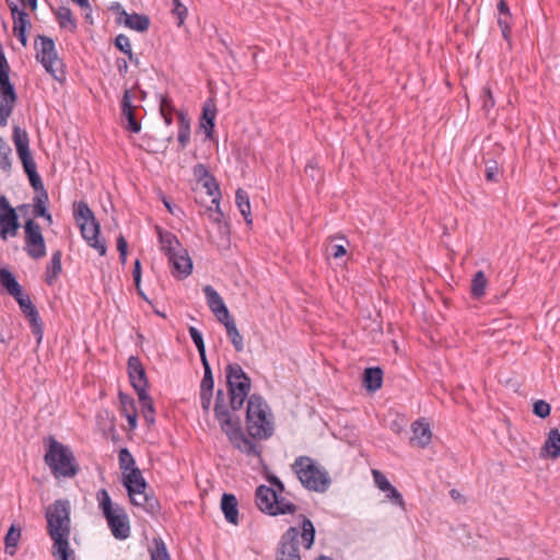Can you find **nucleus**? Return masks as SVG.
Instances as JSON below:
<instances>
[{
    "label": "nucleus",
    "instance_id": "obj_1",
    "mask_svg": "<svg viewBox=\"0 0 560 560\" xmlns=\"http://www.w3.org/2000/svg\"><path fill=\"white\" fill-rule=\"evenodd\" d=\"M213 411L221 430L225 433L231 444L246 456L261 459L262 446L245 435L242 429L241 418L230 411L228 405L224 402V393L222 389L217 392Z\"/></svg>",
    "mask_w": 560,
    "mask_h": 560
},
{
    "label": "nucleus",
    "instance_id": "obj_2",
    "mask_svg": "<svg viewBox=\"0 0 560 560\" xmlns=\"http://www.w3.org/2000/svg\"><path fill=\"white\" fill-rule=\"evenodd\" d=\"M47 532L52 539V556L56 560H70L73 550L69 545L70 503L68 500H56L46 510Z\"/></svg>",
    "mask_w": 560,
    "mask_h": 560
},
{
    "label": "nucleus",
    "instance_id": "obj_3",
    "mask_svg": "<svg viewBox=\"0 0 560 560\" xmlns=\"http://www.w3.org/2000/svg\"><path fill=\"white\" fill-rule=\"evenodd\" d=\"M268 409L267 402L260 395L253 394L248 397L246 431L252 439L267 440L273 434V423Z\"/></svg>",
    "mask_w": 560,
    "mask_h": 560
},
{
    "label": "nucleus",
    "instance_id": "obj_4",
    "mask_svg": "<svg viewBox=\"0 0 560 560\" xmlns=\"http://www.w3.org/2000/svg\"><path fill=\"white\" fill-rule=\"evenodd\" d=\"M124 487L127 489L131 504L140 506L143 511L152 516H156L161 512V504L153 493H147V481L138 467L131 468L122 472Z\"/></svg>",
    "mask_w": 560,
    "mask_h": 560
},
{
    "label": "nucleus",
    "instance_id": "obj_5",
    "mask_svg": "<svg viewBox=\"0 0 560 560\" xmlns=\"http://www.w3.org/2000/svg\"><path fill=\"white\" fill-rule=\"evenodd\" d=\"M48 447L44 456L46 465L55 477L71 478L79 472V465L71 450L54 436L47 440Z\"/></svg>",
    "mask_w": 560,
    "mask_h": 560
},
{
    "label": "nucleus",
    "instance_id": "obj_6",
    "mask_svg": "<svg viewBox=\"0 0 560 560\" xmlns=\"http://www.w3.org/2000/svg\"><path fill=\"white\" fill-rule=\"evenodd\" d=\"M96 500L113 536L120 540L127 539L130 536V524L125 509L114 504L104 488L96 492Z\"/></svg>",
    "mask_w": 560,
    "mask_h": 560
},
{
    "label": "nucleus",
    "instance_id": "obj_7",
    "mask_svg": "<svg viewBox=\"0 0 560 560\" xmlns=\"http://www.w3.org/2000/svg\"><path fill=\"white\" fill-rule=\"evenodd\" d=\"M73 217L80 228L82 237L89 246L98 252L101 256L106 254L107 247L104 238L100 237L101 229L93 211L85 201H78L73 205Z\"/></svg>",
    "mask_w": 560,
    "mask_h": 560
},
{
    "label": "nucleus",
    "instance_id": "obj_8",
    "mask_svg": "<svg viewBox=\"0 0 560 560\" xmlns=\"http://www.w3.org/2000/svg\"><path fill=\"white\" fill-rule=\"evenodd\" d=\"M292 469L304 488L323 493L330 486L328 472L317 466L308 456H299L292 464Z\"/></svg>",
    "mask_w": 560,
    "mask_h": 560
},
{
    "label": "nucleus",
    "instance_id": "obj_9",
    "mask_svg": "<svg viewBox=\"0 0 560 560\" xmlns=\"http://www.w3.org/2000/svg\"><path fill=\"white\" fill-rule=\"evenodd\" d=\"M230 407L232 411L240 410L249 397L252 381L238 363H230L225 368Z\"/></svg>",
    "mask_w": 560,
    "mask_h": 560
},
{
    "label": "nucleus",
    "instance_id": "obj_10",
    "mask_svg": "<svg viewBox=\"0 0 560 560\" xmlns=\"http://www.w3.org/2000/svg\"><path fill=\"white\" fill-rule=\"evenodd\" d=\"M255 502L259 511L270 516L294 514L298 511L296 504L279 497L278 491L265 485L256 488Z\"/></svg>",
    "mask_w": 560,
    "mask_h": 560
},
{
    "label": "nucleus",
    "instance_id": "obj_11",
    "mask_svg": "<svg viewBox=\"0 0 560 560\" xmlns=\"http://www.w3.org/2000/svg\"><path fill=\"white\" fill-rule=\"evenodd\" d=\"M34 46L37 61L55 80L62 81L65 79L63 62L58 58L54 39L45 35H38L35 38Z\"/></svg>",
    "mask_w": 560,
    "mask_h": 560
},
{
    "label": "nucleus",
    "instance_id": "obj_12",
    "mask_svg": "<svg viewBox=\"0 0 560 560\" xmlns=\"http://www.w3.org/2000/svg\"><path fill=\"white\" fill-rule=\"evenodd\" d=\"M13 141L23 170L28 177L33 189H43L44 183L37 173V166L30 150V138L26 130L15 126L13 128Z\"/></svg>",
    "mask_w": 560,
    "mask_h": 560
},
{
    "label": "nucleus",
    "instance_id": "obj_13",
    "mask_svg": "<svg viewBox=\"0 0 560 560\" xmlns=\"http://www.w3.org/2000/svg\"><path fill=\"white\" fill-rule=\"evenodd\" d=\"M24 250L35 260L46 256V244L40 225L34 219L24 223Z\"/></svg>",
    "mask_w": 560,
    "mask_h": 560
},
{
    "label": "nucleus",
    "instance_id": "obj_14",
    "mask_svg": "<svg viewBox=\"0 0 560 560\" xmlns=\"http://www.w3.org/2000/svg\"><path fill=\"white\" fill-rule=\"evenodd\" d=\"M299 529L294 526L289 527L281 536L276 560H302L299 550Z\"/></svg>",
    "mask_w": 560,
    "mask_h": 560
},
{
    "label": "nucleus",
    "instance_id": "obj_15",
    "mask_svg": "<svg viewBox=\"0 0 560 560\" xmlns=\"http://www.w3.org/2000/svg\"><path fill=\"white\" fill-rule=\"evenodd\" d=\"M15 301L18 302L23 315L27 318L31 330L39 343L44 335V324L36 306L32 303L30 295L24 293H21L20 296L15 298Z\"/></svg>",
    "mask_w": 560,
    "mask_h": 560
},
{
    "label": "nucleus",
    "instance_id": "obj_16",
    "mask_svg": "<svg viewBox=\"0 0 560 560\" xmlns=\"http://www.w3.org/2000/svg\"><path fill=\"white\" fill-rule=\"evenodd\" d=\"M127 369L130 384L136 390L138 399H144L149 382L143 364L138 357L131 355L128 359Z\"/></svg>",
    "mask_w": 560,
    "mask_h": 560
},
{
    "label": "nucleus",
    "instance_id": "obj_17",
    "mask_svg": "<svg viewBox=\"0 0 560 560\" xmlns=\"http://www.w3.org/2000/svg\"><path fill=\"white\" fill-rule=\"evenodd\" d=\"M201 364L203 368V377L200 382V405L205 412H209L212 402L214 380L209 361L203 360Z\"/></svg>",
    "mask_w": 560,
    "mask_h": 560
},
{
    "label": "nucleus",
    "instance_id": "obj_18",
    "mask_svg": "<svg viewBox=\"0 0 560 560\" xmlns=\"http://www.w3.org/2000/svg\"><path fill=\"white\" fill-rule=\"evenodd\" d=\"M135 110L136 106L131 103V91L125 90L120 101V115L126 120L124 128L132 133H139L141 131V122L136 118Z\"/></svg>",
    "mask_w": 560,
    "mask_h": 560
},
{
    "label": "nucleus",
    "instance_id": "obj_19",
    "mask_svg": "<svg viewBox=\"0 0 560 560\" xmlns=\"http://www.w3.org/2000/svg\"><path fill=\"white\" fill-rule=\"evenodd\" d=\"M172 267L171 273L176 278H186L191 273L192 262L185 248H180L174 254L167 256Z\"/></svg>",
    "mask_w": 560,
    "mask_h": 560
},
{
    "label": "nucleus",
    "instance_id": "obj_20",
    "mask_svg": "<svg viewBox=\"0 0 560 560\" xmlns=\"http://www.w3.org/2000/svg\"><path fill=\"white\" fill-rule=\"evenodd\" d=\"M217 104L214 98H208L202 105V113L199 119V127L205 131L206 138L212 140L214 137Z\"/></svg>",
    "mask_w": 560,
    "mask_h": 560
},
{
    "label": "nucleus",
    "instance_id": "obj_21",
    "mask_svg": "<svg viewBox=\"0 0 560 560\" xmlns=\"http://www.w3.org/2000/svg\"><path fill=\"white\" fill-rule=\"evenodd\" d=\"M13 34L18 37L23 47L27 45V27L31 26L28 14L19 8L12 7Z\"/></svg>",
    "mask_w": 560,
    "mask_h": 560
},
{
    "label": "nucleus",
    "instance_id": "obj_22",
    "mask_svg": "<svg viewBox=\"0 0 560 560\" xmlns=\"http://www.w3.org/2000/svg\"><path fill=\"white\" fill-rule=\"evenodd\" d=\"M432 432L428 422L423 420H417L412 424V436L410 438V444L418 447L424 448L431 442Z\"/></svg>",
    "mask_w": 560,
    "mask_h": 560
},
{
    "label": "nucleus",
    "instance_id": "obj_23",
    "mask_svg": "<svg viewBox=\"0 0 560 560\" xmlns=\"http://www.w3.org/2000/svg\"><path fill=\"white\" fill-rule=\"evenodd\" d=\"M20 226L18 213H0V240L16 236Z\"/></svg>",
    "mask_w": 560,
    "mask_h": 560
},
{
    "label": "nucleus",
    "instance_id": "obj_24",
    "mask_svg": "<svg viewBox=\"0 0 560 560\" xmlns=\"http://www.w3.org/2000/svg\"><path fill=\"white\" fill-rule=\"evenodd\" d=\"M117 9H120V14L124 16V24L126 27L137 31V32H145L150 27V19L145 14L138 13H127L119 3H117Z\"/></svg>",
    "mask_w": 560,
    "mask_h": 560
},
{
    "label": "nucleus",
    "instance_id": "obj_25",
    "mask_svg": "<svg viewBox=\"0 0 560 560\" xmlns=\"http://www.w3.org/2000/svg\"><path fill=\"white\" fill-rule=\"evenodd\" d=\"M221 510L225 520L233 525L238 524V502L234 494L223 493L221 498Z\"/></svg>",
    "mask_w": 560,
    "mask_h": 560
},
{
    "label": "nucleus",
    "instance_id": "obj_26",
    "mask_svg": "<svg viewBox=\"0 0 560 560\" xmlns=\"http://www.w3.org/2000/svg\"><path fill=\"white\" fill-rule=\"evenodd\" d=\"M62 252L57 249L52 253L50 261L46 266L45 281L48 285H52L62 272Z\"/></svg>",
    "mask_w": 560,
    "mask_h": 560
},
{
    "label": "nucleus",
    "instance_id": "obj_27",
    "mask_svg": "<svg viewBox=\"0 0 560 560\" xmlns=\"http://www.w3.org/2000/svg\"><path fill=\"white\" fill-rule=\"evenodd\" d=\"M96 422L98 428L103 431L104 435H112L115 441L117 438L116 419L113 412L102 410L96 415Z\"/></svg>",
    "mask_w": 560,
    "mask_h": 560
},
{
    "label": "nucleus",
    "instance_id": "obj_28",
    "mask_svg": "<svg viewBox=\"0 0 560 560\" xmlns=\"http://www.w3.org/2000/svg\"><path fill=\"white\" fill-rule=\"evenodd\" d=\"M383 370L378 366L366 368L363 373V386L369 392H375L382 387Z\"/></svg>",
    "mask_w": 560,
    "mask_h": 560
},
{
    "label": "nucleus",
    "instance_id": "obj_29",
    "mask_svg": "<svg viewBox=\"0 0 560 560\" xmlns=\"http://www.w3.org/2000/svg\"><path fill=\"white\" fill-rule=\"evenodd\" d=\"M158 234L161 249L165 253L166 256L174 254L183 247L178 238L172 232L163 231L162 229L158 228Z\"/></svg>",
    "mask_w": 560,
    "mask_h": 560
},
{
    "label": "nucleus",
    "instance_id": "obj_30",
    "mask_svg": "<svg viewBox=\"0 0 560 560\" xmlns=\"http://www.w3.org/2000/svg\"><path fill=\"white\" fill-rule=\"evenodd\" d=\"M178 135L180 149H185L190 141V119L185 112H177Z\"/></svg>",
    "mask_w": 560,
    "mask_h": 560
},
{
    "label": "nucleus",
    "instance_id": "obj_31",
    "mask_svg": "<svg viewBox=\"0 0 560 560\" xmlns=\"http://www.w3.org/2000/svg\"><path fill=\"white\" fill-rule=\"evenodd\" d=\"M55 14L60 28L68 30L71 33H74L77 31V20L74 19L70 8L61 5L58 8Z\"/></svg>",
    "mask_w": 560,
    "mask_h": 560
},
{
    "label": "nucleus",
    "instance_id": "obj_32",
    "mask_svg": "<svg viewBox=\"0 0 560 560\" xmlns=\"http://www.w3.org/2000/svg\"><path fill=\"white\" fill-rule=\"evenodd\" d=\"M0 283L14 299L23 293L22 287L15 279L14 275L5 268L0 269Z\"/></svg>",
    "mask_w": 560,
    "mask_h": 560
},
{
    "label": "nucleus",
    "instance_id": "obj_33",
    "mask_svg": "<svg viewBox=\"0 0 560 560\" xmlns=\"http://www.w3.org/2000/svg\"><path fill=\"white\" fill-rule=\"evenodd\" d=\"M235 202L245 222L252 224L250 202L247 191L238 188L235 192Z\"/></svg>",
    "mask_w": 560,
    "mask_h": 560
},
{
    "label": "nucleus",
    "instance_id": "obj_34",
    "mask_svg": "<svg viewBox=\"0 0 560 560\" xmlns=\"http://www.w3.org/2000/svg\"><path fill=\"white\" fill-rule=\"evenodd\" d=\"M300 526H301L302 544L305 549H310L313 546L314 539H315L314 524L312 523V521L308 517L301 515Z\"/></svg>",
    "mask_w": 560,
    "mask_h": 560
},
{
    "label": "nucleus",
    "instance_id": "obj_35",
    "mask_svg": "<svg viewBox=\"0 0 560 560\" xmlns=\"http://www.w3.org/2000/svg\"><path fill=\"white\" fill-rule=\"evenodd\" d=\"M36 191L35 197L33 198V214L35 218H43L48 212L47 203H48V192L43 187V189H34Z\"/></svg>",
    "mask_w": 560,
    "mask_h": 560
},
{
    "label": "nucleus",
    "instance_id": "obj_36",
    "mask_svg": "<svg viewBox=\"0 0 560 560\" xmlns=\"http://www.w3.org/2000/svg\"><path fill=\"white\" fill-rule=\"evenodd\" d=\"M488 285V279L482 270L477 271L472 279L470 285V295L474 299H481L486 294V289Z\"/></svg>",
    "mask_w": 560,
    "mask_h": 560
},
{
    "label": "nucleus",
    "instance_id": "obj_37",
    "mask_svg": "<svg viewBox=\"0 0 560 560\" xmlns=\"http://www.w3.org/2000/svg\"><path fill=\"white\" fill-rule=\"evenodd\" d=\"M544 450L551 458L560 455V432L558 429H551L544 444Z\"/></svg>",
    "mask_w": 560,
    "mask_h": 560
},
{
    "label": "nucleus",
    "instance_id": "obj_38",
    "mask_svg": "<svg viewBox=\"0 0 560 560\" xmlns=\"http://www.w3.org/2000/svg\"><path fill=\"white\" fill-rule=\"evenodd\" d=\"M226 336L230 342L233 345L236 352L244 350V339L236 327L235 322L225 323Z\"/></svg>",
    "mask_w": 560,
    "mask_h": 560
},
{
    "label": "nucleus",
    "instance_id": "obj_39",
    "mask_svg": "<svg viewBox=\"0 0 560 560\" xmlns=\"http://www.w3.org/2000/svg\"><path fill=\"white\" fill-rule=\"evenodd\" d=\"M200 183L202 184V187L206 189L207 194L212 198V205L219 206L222 195L217 178L212 175Z\"/></svg>",
    "mask_w": 560,
    "mask_h": 560
},
{
    "label": "nucleus",
    "instance_id": "obj_40",
    "mask_svg": "<svg viewBox=\"0 0 560 560\" xmlns=\"http://www.w3.org/2000/svg\"><path fill=\"white\" fill-rule=\"evenodd\" d=\"M203 292L207 299V303L212 313H217L220 308L225 306V303L221 295L211 287L206 285Z\"/></svg>",
    "mask_w": 560,
    "mask_h": 560
},
{
    "label": "nucleus",
    "instance_id": "obj_41",
    "mask_svg": "<svg viewBox=\"0 0 560 560\" xmlns=\"http://www.w3.org/2000/svg\"><path fill=\"white\" fill-rule=\"evenodd\" d=\"M159 109L165 125L171 126L173 122V114H177L178 110L175 109L172 100L167 95H161Z\"/></svg>",
    "mask_w": 560,
    "mask_h": 560
},
{
    "label": "nucleus",
    "instance_id": "obj_42",
    "mask_svg": "<svg viewBox=\"0 0 560 560\" xmlns=\"http://www.w3.org/2000/svg\"><path fill=\"white\" fill-rule=\"evenodd\" d=\"M11 154L12 149L0 136V168L5 173H10L12 170Z\"/></svg>",
    "mask_w": 560,
    "mask_h": 560
},
{
    "label": "nucleus",
    "instance_id": "obj_43",
    "mask_svg": "<svg viewBox=\"0 0 560 560\" xmlns=\"http://www.w3.org/2000/svg\"><path fill=\"white\" fill-rule=\"evenodd\" d=\"M498 25L501 30L502 37L506 42L509 49L512 48V15H498Z\"/></svg>",
    "mask_w": 560,
    "mask_h": 560
},
{
    "label": "nucleus",
    "instance_id": "obj_44",
    "mask_svg": "<svg viewBox=\"0 0 560 560\" xmlns=\"http://www.w3.org/2000/svg\"><path fill=\"white\" fill-rule=\"evenodd\" d=\"M141 409H142V416L145 420V422L150 425L155 423V410L153 406L152 398L144 394V399H139Z\"/></svg>",
    "mask_w": 560,
    "mask_h": 560
},
{
    "label": "nucleus",
    "instance_id": "obj_45",
    "mask_svg": "<svg viewBox=\"0 0 560 560\" xmlns=\"http://www.w3.org/2000/svg\"><path fill=\"white\" fill-rule=\"evenodd\" d=\"M20 537L21 529L12 525L4 537L7 552L10 553L11 556L15 553V549L20 540Z\"/></svg>",
    "mask_w": 560,
    "mask_h": 560
},
{
    "label": "nucleus",
    "instance_id": "obj_46",
    "mask_svg": "<svg viewBox=\"0 0 560 560\" xmlns=\"http://www.w3.org/2000/svg\"><path fill=\"white\" fill-rule=\"evenodd\" d=\"M118 399L120 402L121 415L126 416V415H130L132 412H138L137 407H136V401L130 395L124 393L122 390H119Z\"/></svg>",
    "mask_w": 560,
    "mask_h": 560
},
{
    "label": "nucleus",
    "instance_id": "obj_47",
    "mask_svg": "<svg viewBox=\"0 0 560 560\" xmlns=\"http://www.w3.org/2000/svg\"><path fill=\"white\" fill-rule=\"evenodd\" d=\"M118 463L119 468L121 469L122 472H126L129 469L137 467L135 458L127 447L120 448L118 453Z\"/></svg>",
    "mask_w": 560,
    "mask_h": 560
},
{
    "label": "nucleus",
    "instance_id": "obj_48",
    "mask_svg": "<svg viewBox=\"0 0 560 560\" xmlns=\"http://www.w3.org/2000/svg\"><path fill=\"white\" fill-rule=\"evenodd\" d=\"M188 331H189L190 338L192 339V341L199 352L200 361L208 360L207 354H206V347H205L202 334L194 326L189 327Z\"/></svg>",
    "mask_w": 560,
    "mask_h": 560
},
{
    "label": "nucleus",
    "instance_id": "obj_49",
    "mask_svg": "<svg viewBox=\"0 0 560 560\" xmlns=\"http://www.w3.org/2000/svg\"><path fill=\"white\" fill-rule=\"evenodd\" d=\"M151 560H171L164 541L154 539V548L151 550Z\"/></svg>",
    "mask_w": 560,
    "mask_h": 560
},
{
    "label": "nucleus",
    "instance_id": "obj_50",
    "mask_svg": "<svg viewBox=\"0 0 560 560\" xmlns=\"http://www.w3.org/2000/svg\"><path fill=\"white\" fill-rule=\"evenodd\" d=\"M172 14L177 19V26H182L187 18L188 10L180 0H173Z\"/></svg>",
    "mask_w": 560,
    "mask_h": 560
},
{
    "label": "nucleus",
    "instance_id": "obj_51",
    "mask_svg": "<svg viewBox=\"0 0 560 560\" xmlns=\"http://www.w3.org/2000/svg\"><path fill=\"white\" fill-rule=\"evenodd\" d=\"M480 97L482 101L483 110L489 112L491 108L494 107L495 101H494L491 88L489 85H485L482 88Z\"/></svg>",
    "mask_w": 560,
    "mask_h": 560
},
{
    "label": "nucleus",
    "instance_id": "obj_52",
    "mask_svg": "<svg viewBox=\"0 0 560 560\" xmlns=\"http://www.w3.org/2000/svg\"><path fill=\"white\" fill-rule=\"evenodd\" d=\"M501 170L497 161L491 160L486 162V179L488 182H498Z\"/></svg>",
    "mask_w": 560,
    "mask_h": 560
},
{
    "label": "nucleus",
    "instance_id": "obj_53",
    "mask_svg": "<svg viewBox=\"0 0 560 560\" xmlns=\"http://www.w3.org/2000/svg\"><path fill=\"white\" fill-rule=\"evenodd\" d=\"M372 476H373L374 483L381 491L385 492L392 486L389 480L386 478V476L382 471H380L377 469H373Z\"/></svg>",
    "mask_w": 560,
    "mask_h": 560
},
{
    "label": "nucleus",
    "instance_id": "obj_54",
    "mask_svg": "<svg viewBox=\"0 0 560 560\" xmlns=\"http://www.w3.org/2000/svg\"><path fill=\"white\" fill-rule=\"evenodd\" d=\"M550 411L551 407L547 401L539 399L534 402L533 412L535 416L545 419L550 415Z\"/></svg>",
    "mask_w": 560,
    "mask_h": 560
},
{
    "label": "nucleus",
    "instance_id": "obj_55",
    "mask_svg": "<svg viewBox=\"0 0 560 560\" xmlns=\"http://www.w3.org/2000/svg\"><path fill=\"white\" fill-rule=\"evenodd\" d=\"M192 174L198 183L212 176V174L209 172V168L207 167V165H205L202 163H198L194 166Z\"/></svg>",
    "mask_w": 560,
    "mask_h": 560
},
{
    "label": "nucleus",
    "instance_id": "obj_56",
    "mask_svg": "<svg viewBox=\"0 0 560 560\" xmlns=\"http://www.w3.org/2000/svg\"><path fill=\"white\" fill-rule=\"evenodd\" d=\"M114 44L115 47L124 54L129 52V50L131 49L130 39L125 34L117 35Z\"/></svg>",
    "mask_w": 560,
    "mask_h": 560
},
{
    "label": "nucleus",
    "instance_id": "obj_57",
    "mask_svg": "<svg viewBox=\"0 0 560 560\" xmlns=\"http://www.w3.org/2000/svg\"><path fill=\"white\" fill-rule=\"evenodd\" d=\"M127 249L128 243L124 235H119L117 237V250L119 252V259L122 264H126L127 260Z\"/></svg>",
    "mask_w": 560,
    "mask_h": 560
},
{
    "label": "nucleus",
    "instance_id": "obj_58",
    "mask_svg": "<svg viewBox=\"0 0 560 560\" xmlns=\"http://www.w3.org/2000/svg\"><path fill=\"white\" fill-rule=\"evenodd\" d=\"M385 492L387 493V498L389 500H392L395 504H397L399 506L405 505V501H404L401 493L393 485Z\"/></svg>",
    "mask_w": 560,
    "mask_h": 560
},
{
    "label": "nucleus",
    "instance_id": "obj_59",
    "mask_svg": "<svg viewBox=\"0 0 560 560\" xmlns=\"http://www.w3.org/2000/svg\"><path fill=\"white\" fill-rule=\"evenodd\" d=\"M328 253L331 257L338 259L347 254V249L342 244H331L328 248Z\"/></svg>",
    "mask_w": 560,
    "mask_h": 560
},
{
    "label": "nucleus",
    "instance_id": "obj_60",
    "mask_svg": "<svg viewBox=\"0 0 560 560\" xmlns=\"http://www.w3.org/2000/svg\"><path fill=\"white\" fill-rule=\"evenodd\" d=\"M217 317V319L225 326V323L235 322L234 318L231 316L229 308L223 306L220 308L217 313H213Z\"/></svg>",
    "mask_w": 560,
    "mask_h": 560
},
{
    "label": "nucleus",
    "instance_id": "obj_61",
    "mask_svg": "<svg viewBox=\"0 0 560 560\" xmlns=\"http://www.w3.org/2000/svg\"><path fill=\"white\" fill-rule=\"evenodd\" d=\"M208 211H209V218L212 222L217 223V224H221L223 219H224V214L223 212L221 211L220 209V205L219 206H215V209L212 210V208H208Z\"/></svg>",
    "mask_w": 560,
    "mask_h": 560
},
{
    "label": "nucleus",
    "instance_id": "obj_62",
    "mask_svg": "<svg viewBox=\"0 0 560 560\" xmlns=\"http://www.w3.org/2000/svg\"><path fill=\"white\" fill-rule=\"evenodd\" d=\"M132 278L136 289H139V285L141 284V262L139 259H137L133 264Z\"/></svg>",
    "mask_w": 560,
    "mask_h": 560
},
{
    "label": "nucleus",
    "instance_id": "obj_63",
    "mask_svg": "<svg viewBox=\"0 0 560 560\" xmlns=\"http://www.w3.org/2000/svg\"><path fill=\"white\" fill-rule=\"evenodd\" d=\"M267 480L271 483L272 487H275L273 489L276 491H278L279 497L281 493L284 492V490H285L284 485L278 477L271 475V476L267 477Z\"/></svg>",
    "mask_w": 560,
    "mask_h": 560
},
{
    "label": "nucleus",
    "instance_id": "obj_64",
    "mask_svg": "<svg viewBox=\"0 0 560 560\" xmlns=\"http://www.w3.org/2000/svg\"><path fill=\"white\" fill-rule=\"evenodd\" d=\"M0 213H16L15 208H13L8 198L5 196H0Z\"/></svg>",
    "mask_w": 560,
    "mask_h": 560
}]
</instances>
